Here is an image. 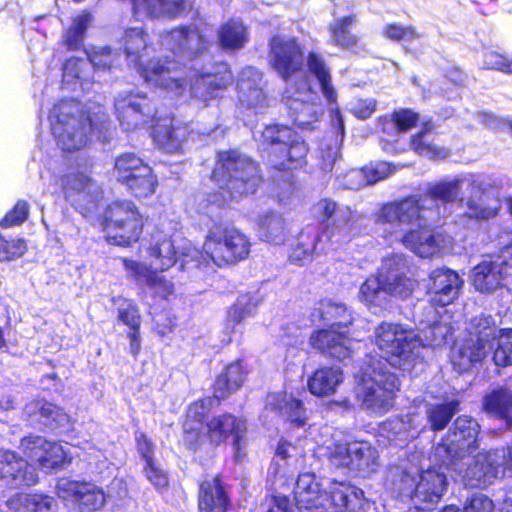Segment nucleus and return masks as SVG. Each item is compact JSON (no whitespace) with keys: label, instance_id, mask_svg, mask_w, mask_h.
I'll return each instance as SVG.
<instances>
[{"label":"nucleus","instance_id":"1","mask_svg":"<svg viewBox=\"0 0 512 512\" xmlns=\"http://www.w3.org/2000/svg\"><path fill=\"white\" fill-rule=\"evenodd\" d=\"M121 45L129 66L135 68L144 81L174 95H181L190 80L193 99L207 106L217 98L231 81L229 71L199 73L198 61L206 53L209 42L195 26H181L161 37V45L169 50L176 60L153 58L145 61L152 46L149 35L142 27L125 30Z\"/></svg>","mask_w":512,"mask_h":512},{"label":"nucleus","instance_id":"2","mask_svg":"<svg viewBox=\"0 0 512 512\" xmlns=\"http://www.w3.org/2000/svg\"><path fill=\"white\" fill-rule=\"evenodd\" d=\"M464 184L471 187L473 193H478L487 187L499 188L502 181L477 174L443 180L429 185L425 194L383 205L376 213V223L383 226L392 241H400L419 257L447 253L453 247L452 237L441 231H431L428 226L440 219L441 209L458 198Z\"/></svg>","mask_w":512,"mask_h":512},{"label":"nucleus","instance_id":"3","mask_svg":"<svg viewBox=\"0 0 512 512\" xmlns=\"http://www.w3.org/2000/svg\"><path fill=\"white\" fill-rule=\"evenodd\" d=\"M312 317L314 320L318 318L329 328L312 333L311 345L332 358L338 360L348 358L352 353V339L347 336L346 331L341 330L352 323V317L346 305L331 299L321 300Z\"/></svg>","mask_w":512,"mask_h":512},{"label":"nucleus","instance_id":"4","mask_svg":"<svg viewBox=\"0 0 512 512\" xmlns=\"http://www.w3.org/2000/svg\"><path fill=\"white\" fill-rule=\"evenodd\" d=\"M217 158L212 179L222 190L218 205L227 201L226 195L237 198L256 191L261 178L255 162L236 150L219 152Z\"/></svg>","mask_w":512,"mask_h":512},{"label":"nucleus","instance_id":"5","mask_svg":"<svg viewBox=\"0 0 512 512\" xmlns=\"http://www.w3.org/2000/svg\"><path fill=\"white\" fill-rule=\"evenodd\" d=\"M398 377L386 369L381 360H374L362 371L356 386V399L362 410L376 415L387 413L393 407Z\"/></svg>","mask_w":512,"mask_h":512},{"label":"nucleus","instance_id":"6","mask_svg":"<svg viewBox=\"0 0 512 512\" xmlns=\"http://www.w3.org/2000/svg\"><path fill=\"white\" fill-rule=\"evenodd\" d=\"M52 134L57 146L66 153L84 149L90 140L92 121L80 103L60 101L49 113Z\"/></svg>","mask_w":512,"mask_h":512},{"label":"nucleus","instance_id":"7","mask_svg":"<svg viewBox=\"0 0 512 512\" xmlns=\"http://www.w3.org/2000/svg\"><path fill=\"white\" fill-rule=\"evenodd\" d=\"M373 341L385 357L384 363L408 369L420 357L423 340L412 328L394 322H382L374 329ZM383 362V360H381Z\"/></svg>","mask_w":512,"mask_h":512},{"label":"nucleus","instance_id":"8","mask_svg":"<svg viewBox=\"0 0 512 512\" xmlns=\"http://www.w3.org/2000/svg\"><path fill=\"white\" fill-rule=\"evenodd\" d=\"M147 255L148 262L145 264L154 272L169 270L181 257L186 263L195 262L196 266H200L199 256H203L174 228H163L153 233Z\"/></svg>","mask_w":512,"mask_h":512},{"label":"nucleus","instance_id":"9","mask_svg":"<svg viewBox=\"0 0 512 512\" xmlns=\"http://www.w3.org/2000/svg\"><path fill=\"white\" fill-rule=\"evenodd\" d=\"M101 225L109 244L130 246L139 240L144 219L132 201L116 200L106 207Z\"/></svg>","mask_w":512,"mask_h":512},{"label":"nucleus","instance_id":"10","mask_svg":"<svg viewBox=\"0 0 512 512\" xmlns=\"http://www.w3.org/2000/svg\"><path fill=\"white\" fill-rule=\"evenodd\" d=\"M250 252V242L240 231L234 228L214 226L209 230L200 251V266H207L212 261L221 267L245 259Z\"/></svg>","mask_w":512,"mask_h":512},{"label":"nucleus","instance_id":"11","mask_svg":"<svg viewBox=\"0 0 512 512\" xmlns=\"http://www.w3.org/2000/svg\"><path fill=\"white\" fill-rule=\"evenodd\" d=\"M462 483L466 487H484L493 483L504 471L512 473V447L505 450H495L478 453L461 464L453 462Z\"/></svg>","mask_w":512,"mask_h":512},{"label":"nucleus","instance_id":"12","mask_svg":"<svg viewBox=\"0 0 512 512\" xmlns=\"http://www.w3.org/2000/svg\"><path fill=\"white\" fill-rule=\"evenodd\" d=\"M264 143L271 146L270 163L278 170L301 166L308 153L305 141L291 128L283 125H269L262 131Z\"/></svg>","mask_w":512,"mask_h":512},{"label":"nucleus","instance_id":"13","mask_svg":"<svg viewBox=\"0 0 512 512\" xmlns=\"http://www.w3.org/2000/svg\"><path fill=\"white\" fill-rule=\"evenodd\" d=\"M113 174L137 198L153 195L158 185L152 168L133 153H124L115 159Z\"/></svg>","mask_w":512,"mask_h":512},{"label":"nucleus","instance_id":"14","mask_svg":"<svg viewBox=\"0 0 512 512\" xmlns=\"http://www.w3.org/2000/svg\"><path fill=\"white\" fill-rule=\"evenodd\" d=\"M480 425L468 416H459L450 427L446 437L435 448V457L450 465L466 452L478 447Z\"/></svg>","mask_w":512,"mask_h":512},{"label":"nucleus","instance_id":"15","mask_svg":"<svg viewBox=\"0 0 512 512\" xmlns=\"http://www.w3.org/2000/svg\"><path fill=\"white\" fill-rule=\"evenodd\" d=\"M467 331L470 338L478 345H485L488 352L492 343L497 340V348L493 354L495 365H512V329L498 330L492 316L480 315L470 320Z\"/></svg>","mask_w":512,"mask_h":512},{"label":"nucleus","instance_id":"16","mask_svg":"<svg viewBox=\"0 0 512 512\" xmlns=\"http://www.w3.org/2000/svg\"><path fill=\"white\" fill-rule=\"evenodd\" d=\"M284 100L293 122L303 129L317 122L324 111L320 97L306 81L288 86Z\"/></svg>","mask_w":512,"mask_h":512},{"label":"nucleus","instance_id":"17","mask_svg":"<svg viewBox=\"0 0 512 512\" xmlns=\"http://www.w3.org/2000/svg\"><path fill=\"white\" fill-rule=\"evenodd\" d=\"M20 449L27 459L46 471H52L71 461L64 446L42 436L24 437Z\"/></svg>","mask_w":512,"mask_h":512},{"label":"nucleus","instance_id":"18","mask_svg":"<svg viewBox=\"0 0 512 512\" xmlns=\"http://www.w3.org/2000/svg\"><path fill=\"white\" fill-rule=\"evenodd\" d=\"M269 63L287 83L303 65V52L294 38L275 36L270 41Z\"/></svg>","mask_w":512,"mask_h":512},{"label":"nucleus","instance_id":"19","mask_svg":"<svg viewBox=\"0 0 512 512\" xmlns=\"http://www.w3.org/2000/svg\"><path fill=\"white\" fill-rule=\"evenodd\" d=\"M115 110L124 130H134L154 117L155 109L145 94L123 92L115 99Z\"/></svg>","mask_w":512,"mask_h":512},{"label":"nucleus","instance_id":"20","mask_svg":"<svg viewBox=\"0 0 512 512\" xmlns=\"http://www.w3.org/2000/svg\"><path fill=\"white\" fill-rule=\"evenodd\" d=\"M315 213L327 223L325 235L333 243L350 239L353 213L348 206L338 205L330 199H322L315 205Z\"/></svg>","mask_w":512,"mask_h":512},{"label":"nucleus","instance_id":"21","mask_svg":"<svg viewBox=\"0 0 512 512\" xmlns=\"http://www.w3.org/2000/svg\"><path fill=\"white\" fill-rule=\"evenodd\" d=\"M246 430L247 427L244 420L233 414L224 413L211 418L206 423L203 436H206L213 445H220L231 437L238 457Z\"/></svg>","mask_w":512,"mask_h":512},{"label":"nucleus","instance_id":"22","mask_svg":"<svg viewBox=\"0 0 512 512\" xmlns=\"http://www.w3.org/2000/svg\"><path fill=\"white\" fill-rule=\"evenodd\" d=\"M448 466L441 462L438 468H429L420 473L412 495L416 505H421L422 509H430L441 500L448 486L443 468L447 469Z\"/></svg>","mask_w":512,"mask_h":512},{"label":"nucleus","instance_id":"23","mask_svg":"<svg viewBox=\"0 0 512 512\" xmlns=\"http://www.w3.org/2000/svg\"><path fill=\"white\" fill-rule=\"evenodd\" d=\"M0 480L10 488H20L36 484L38 475L34 467L16 452L0 450Z\"/></svg>","mask_w":512,"mask_h":512},{"label":"nucleus","instance_id":"24","mask_svg":"<svg viewBox=\"0 0 512 512\" xmlns=\"http://www.w3.org/2000/svg\"><path fill=\"white\" fill-rule=\"evenodd\" d=\"M66 199L76 208L88 209L101 195L97 183L83 172L71 171L61 179Z\"/></svg>","mask_w":512,"mask_h":512},{"label":"nucleus","instance_id":"25","mask_svg":"<svg viewBox=\"0 0 512 512\" xmlns=\"http://www.w3.org/2000/svg\"><path fill=\"white\" fill-rule=\"evenodd\" d=\"M463 280L448 268L435 269L430 274L428 294L433 306L444 307L452 303L459 295Z\"/></svg>","mask_w":512,"mask_h":512},{"label":"nucleus","instance_id":"26","mask_svg":"<svg viewBox=\"0 0 512 512\" xmlns=\"http://www.w3.org/2000/svg\"><path fill=\"white\" fill-rule=\"evenodd\" d=\"M23 418L31 426L41 425L51 429L66 427L70 421L62 408L41 398L25 404Z\"/></svg>","mask_w":512,"mask_h":512},{"label":"nucleus","instance_id":"27","mask_svg":"<svg viewBox=\"0 0 512 512\" xmlns=\"http://www.w3.org/2000/svg\"><path fill=\"white\" fill-rule=\"evenodd\" d=\"M57 488L60 497L71 498L85 511L100 509L106 500L102 489L92 483L64 480L58 484Z\"/></svg>","mask_w":512,"mask_h":512},{"label":"nucleus","instance_id":"28","mask_svg":"<svg viewBox=\"0 0 512 512\" xmlns=\"http://www.w3.org/2000/svg\"><path fill=\"white\" fill-rule=\"evenodd\" d=\"M262 73L254 67L244 68L237 80L238 99L247 108L262 109L267 98L262 87Z\"/></svg>","mask_w":512,"mask_h":512},{"label":"nucleus","instance_id":"29","mask_svg":"<svg viewBox=\"0 0 512 512\" xmlns=\"http://www.w3.org/2000/svg\"><path fill=\"white\" fill-rule=\"evenodd\" d=\"M337 512H366L369 506L364 492L346 483H332L329 491V505Z\"/></svg>","mask_w":512,"mask_h":512},{"label":"nucleus","instance_id":"30","mask_svg":"<svg viewBox=\"0 0 512 512\" xmlns=\"http://www.w3.org/2000/svg\"><path fill=\"white\" fill-rule=\"evenodd\" d=\"M136 18L175 19L186 9V0H131Z\"/></svg>","mask_w":512,"mask_h":512},{"label":"nucleus","instance_id":"31","mask_svg":"<svg viewBox=\"0 0 512 512\" xmlns=\"http://www.w3.org/2000/svg\"><path fill=\"white\" fill-rule=\"evenodd\" d=\"M266 408L277 412L294 427H302L307 422V411L301 400L287 393H272L267 396Z\"/></svg>","mask_w":512,"mask_h":512},{"label":"nucleus","instance_id":"32","mask_svg":"<svg viewBox=\"0 0 512 512\" xmlns=\"http://www.w3.org/2000/svg\"><path fill=\"white\" fill-rule=\"evenodd\" d=\"M127 275L140 284H145L162 298H167L173 292V284L166 280L159 272H154L143 262L122 259Z\"/></svg>","mask_w":512,"mask_h":512},{"label":"nucleus","instance_id":"33","mask_svg":"<svg viewBox=\"0 0 512 512\" xmlns=\"http://www.w3.org/2000/svg\"><path fill=\"white\" fill-rule=\"evenodd\" d=\"M212 400L201 399L191 404L186 413V419L183 424L184 441L189 446H195L203 437V420L210 411Z\"/></svg>","mask_w":512,"mask_h":512},{"label":"nucleus","instance_id":"34","mask_svg":"<svg viewBox=\"0 0 512 512\" xmlns=\"http://www.w3.org/2000/svg\"><path fill=\"white\" fill-rule=\"evenodd\" d=\"M507 275L509 272L500 267V263L495 260H484L473 269V286L481 293H491L501 285Z\"/></svg>","mask_w":512,"mask_h":512},{"label":"nucleus","instance_id":"35","mask_svg":"<svg viewBox=\"0 0 512 512\" xmlns=\"http://www.w3.org/2000/svg\"><path fill=\"white\" fill-rule=\"evenodd\" d=\"M487 353L486 346L476 344L473 338L457 341L451 349V363L458 372H465L484 359Z\"/></svg>","mask_w":512,"mask_h":512},{"label":"nucleus","instance_id":"36","mask_svg":"<svg viewBox=\"0 0 512 512\" xmlns=\"http://www.w3.org/2000/svg\"><path fill=\"white\" fill-rule=\"evenodd\" d=\"M229 505L221 480L215 477L204 481L200 486L199 512H226Z\"/></svg>","mask_w":512,"mask_h":512},{"label":"nucleus","instance_id":"37","mask_svg":"<svg viewBox=\"0 0 512 512\" xmlns=\"http://www.w3.org/2000/svg\"><path fill=\"white\" fill-rule=\"evenodd\" d=\"M332 122L335 128L333 136L325 138L320 144L321 169L326 172L332 170L338 159L344 138V120L339 109L334 111Z\"/></svg>","mask_w":512,"mask_h":512},{"label":"nucleus","instance_id":"38","mask_svg":"<svg viewBox=\"0 0 512 512\" xmlns=\"http://www.w3.org/2000/svg\"><path fill=\"white\" fill-rule=\"evenodd\" d=\"M343 381V373L339 367H321L307 381L311 394L327 397L334 394Z\"/></svg>","mask_w":512,"mask_h":512},{"label":"nucleus","instance_id":"39","mask_svg":"<svg viewBox=\"0 0 512 512\" xmlns=\"http://www.w3.org/2000/svg\"><path fill=\"white\" fill-rule=\"evenodd\" d=\"M484 411L493 418L512 425V390L507 387L493 389L483 399Z\"/></svg>","mask_w":512,"mask_h":512},{"label":"nucleus","instance_id":"40","mask_svg":"<svg viewBox=\"0 0 512 512\" xmlns=\"http://www.w3.org/2000/svg\"><path fill=\"white\" fill-rule=\"evenodd\" d=\"M307 502H296L295 507L285 496L276 498V506L282 512H325L329 506V495L321 487L307 493ZM267 512H275L269 509Z\"/></svg>","mask_w":512,"mask_h":512},{"label":"nucleus","instance_id":"41","mask_svg":"<svg viewBox=\"0 0 512 512\" xmlns=\"http://www.w3.org/2000/svg\"><path fill=\"white\" fill-rule=\"evenodd\" d=\"M307 68L309 73L317 80L323 97L329 104L337 102V91L332 83L330 68L323 57L315 52L307 56Z\"/></svg>","mask_w":512,"mask_h":512},{"label":"nucleus","instance_id":"42","mask_svg":"<svg viewBox=\"0 0 512 512\" xmlns=\"http://www.w3.org/2000/svg\"><path fill=\"white\" fill-rule=\"evenodd\" d=\"M490 187L478 193H473L471 187L469 189V196L462 199L463 207H465V214L469 218L477 220H486L493 218L497 215L500 205L498 200L493 203L488 199L487 191Z\"/></svg>","mask_w":512,"mask_h":512},{"label":"nucleus","instance_id":"43","mask_svg":"<svg viewBox=\"0 0 512 512\" xmlns=\"http://www.w3.org/2000/svg\"><path fill=\"white\" fill-rule=\"evenodd\" d=\"M350 470L362 473L363 476L375 472L378 467V452L368 442L355 441L350 443Z\"/></svg>","mask_w":512,"mask_h":512},{"label":"nucleus","instance_id":"44","mask_svg":"<svg viewBox=\"0 0 512 512\" xmlns=\"http://www.w3.org/2000/svg\"><path fill=\"white\" fill-rule=\"evenodd\" d=\"M187 136L188 128L182 124L157 125L154 130V141L167 153L181 151Z\"/></svg>","mask_w":512,"mask_h":512},{"label":"nucleus","instance_id":"45","mask_svg":"<svg viewBox=\"0 0 512 512\" xmlns=\"http://www.w3.org/2000/svg\"><path fill=\"white\" fill-rule=\"evenodd\" d=\"M248 40V29L241 20L231 19L218 30V41L224 50H239L247 44Z\"/></svg>","mask_w":512,"mask_h":512},{"label":"nucleus","instance_id":"46","mask_svg":"<svg viewBox=\"0 0 512 512\" xmlns=\"http://www.w3.org/2000/svg\"><path fill=\"white\" fill-rule=\"evenodd\" d=\"M357 15L350 14L335 18L329 24L330 41L341 48H353L358 44V37L351 32L352 26L357 23Z\"/></svg>","mask_w":512,"mask_h":512},{"label":"nucleus","instance_id":"47","mask_svg":"<svg viewBox=\"0 0 512 512\" xmlns=\"http://www.w3.org/2000/svg\"><path fill=\"white\" fill-rule=\"evenodd\" d=\"M359 299L370 309L386 308L389 303V294L384 279L379 276L368 278L360 287Z\"/></svg>","mask_w":512,"mask_h":512},{"label":"nucleus","instance_id":"48","mask_svg":"<svg viewBox=\"0 0 512 512\" xmlns=\"http://www.w3.org/2000/svg\"><path fill=\"white\" fill-rule=\"evenodd\" d=\"M432 125L430 122L424 123L423 129L412 137L411 148L420 156L429 159H444L449 155V151L444 147L438 146L434 142L431 133Z\"/></svg>","mask_w":512,"mask_h":512},{"label":"nucleus","instance_id":"49","mask_svg":"<svg viewBox=\"0 0 512 512\" xmlns=\"http://www.w3.org/2000/svg\"><path fill=\"white\" fill-rule=\"evenodd\" d=\"M258 231L262 240L273 244H281L285 240L287 227L281 215L266 213L259 216Z\"/></svg>","mask_w":512,"mask_h":512},{"label":"nucleus","instance_id":"50","mask_svg":"<svg viewBox=\"0 0 512 512\" xmlns=\"http://www.w3.org/2000/svg\"><path fill=\"white\" fill-rule=\"evenodd\" d=\"M245 379V372L239 362L232 363L226 367L224 373L220 374L214 384V396L217 399L226 398L231 392L237 390Z\"/></svg>","mask_w":512,"mask_h":512},{"label":"nucleus","instance_id":"51","mask_svg":"<svg viewBox=\"0 0 512 512\" xmlns=\"http://www.w3.org/2000/svg\"><path fill=\"white\" fill-rule=\"evenodd\" d=\"M259 305V298L255 295L244 294L228 309L226 317L227 328L233 330L245 319L255 315Z\"/></svg>","mask_w":512,"mask_h":512},{"label":"nucleus","instance_id":"52","mask_svg":"<svg viewBox=\"0 0 512 512\" xmlns=\"http://www.w3.org/2000/svg\"><path fill=\"white\" fill-rule=\"evenodd\" d=\"M382 432H387V438L390 441L406 442L415 438L419 434V429L414 425L410 416L406 419L395 417L383 423Z\"/></svg>","mask_w":512,"mask_h":512},{"label":"nucleus","instance_id":"53","mask_svg":"<svg viewBox=\"0 0 512 512\" xmlns=\"http://www.w3.org/2000/svg\"><path fill=\"white\" fill-rule=\"evenodd\" d=\"M458 408L459 402L457 400L429 405L426 414L432 430L444 429L458 411Z\"/></svg>","mask_w":512,"mask_h":512},{"label":"nucleus","instance_id":"54","mask_svg":"<svg viewBox=\"0 0 512 512\" xmlns=\"http://www.w3.org/2000/svg\"><path fill=\"white\" fill-rule=\"evenodd\" d=\"M418 120L419 116L414 111L399 109L394 111L390 118L387 116L381 117L379 123L382 125L384 132H389L390 129L394 132H403L414 127Z\"/></svg>","mask_w":512,"mask_h":512},{"label":"nucleus","instance_id":"55","mask_svg":"<svg viewBox=\"0 0 512 512\" xmlns=\"http://www.w3.org/2000/svg\"><path fill=\"white\" fill-rule=\"evenodd\" d=\"M91 19L90 13L83 12L73 20V25L64 36V42L69 49H78L81 46Z\"/></svg>","mask_w":512,"mask_h":512},{"label":"nucleus","instance_id":"56","mask_svg":"<svg viewBox=\"0 0 512 512\" xmlns=\"http://www.w3.org/2000/svg\"><path fill=\"white\" fill-rule=\"evenodd\" d=\"M384 281L386 283V289H388L389 297L401 300L409 298L417 286V282L407 277L405 274Z\"/></svg>","mask_w":512,"mask_h":512},{"label":"nucleus","instance_id":"57","mask_svg":"<svg viewBox=\"0 0 512 512\" xmlns=\"http://www.w3.org/2000/svg\"><path fill=\"white\" fill-rule=\"evenodd\" d=\"M406 269L405 257L401 254H392L383 258L378 275L382 279H391L400 275H404Z\"/></svg>","mask_w":512,"mask_h":512},{"label":"nucleus","instance_id":"58","mask_svg":"<svg viewBox=\"0 0 512 512\" xmlns=\"http://www.w3.org/2000/svg\"><path fill=\"white\" fill-rule=\"evenodd\" d=\"M382 35L392 41H413L421 37L415 27L399 23L386 24L382 29Z\"/></svg>","mask_w":512,"mask_h":512},{"label":"nucleus","instance_id":"59","mask_svg":"<svg viewBox=\"0 0 512 512\" xmlns=\"http://www.w3.org/2000/svg\"><path fill=\"white\" fill-rule=\"evenodd\" d=\"M20 501L28 512H55L56 502L50 496L24 495L20 496Z\"/></svg>","mask_w":512,"mask_h":512},{"label":"nucleus","instance_id":"60","mask_svg":"<svg viewBox=\"0 0 512 512\" xmlns=\"http://www.w3.org/2000/svg\"><path fill=\"white\" fill-rule=\"evenodd\" d=\"M27 250L23 239L6 240L0 235V261H12L21 257Z\"/></svg>","mask_w":512,"mask_h":512},{"label":"nucleus","instance_id":"61","mask_svg":"<svg viewBox=\"0 0 512 512\" xmlns=\"http://www.w3.org/2000/svg\"><path fill=\"white\" fill-rule=\"evenodd\" d=\"M315 238H311L306 234H301L297 244L290 253V261L297 264H302L308 260L315 249Z\"/></svg>","mask_w":512,"mask_h":512},{"label":"nucleus","instance_id":"62","mask_svg":"<svg viewBox=\"0 0 512 512\" xmlns=\"http://www.w3.org/2000/svg\"><path fill=\"white\" fill-rule=\"evenodd\" d=\"M89 66L93 65L96 68H110L119 64L120 55L112 52L109 47H103L95 50L93 53L88 55Z\"/></svg>","mask_w":512,"mask_h":512},{"label":"nucleus","instance_id":"63","mask_svg":"<svg viewBox=\"0 0 512 512\" xmlns=\"http://www.w3.org/2000/svg\"><path fill=\"white\" fill-rule=\"evenodd\" d=\"M328 459L337 468H348L351 465L350 443L334 444L328 447Z\"/></svg>","mask_w":512,"mask_h":512},{"label":"nucleus","instance_id":"64","mask_svg":"<svg viewBox=\"0 0 512 512\" xmlns=\"http://www.w3.org/2000/svg\"><path fill=\"white\" fill-rule=\"evenodd\" d=\"M118 318L131 330H140L141 317L139 310L135 304L130 301H125L118 308Z\"/></svg>","mask_w":512,"mask_h":512}]
</instances>
